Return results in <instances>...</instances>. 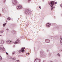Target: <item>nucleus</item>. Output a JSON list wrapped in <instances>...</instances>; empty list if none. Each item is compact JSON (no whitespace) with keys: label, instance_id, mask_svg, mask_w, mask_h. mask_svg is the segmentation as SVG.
Instances as JSON below:
<instances>
[{"label":"nucleus","instance_id":"nucleus-1","mask_svg":"<svg viewBox=\"0 0 62 62\" xmlns=\"http://www.w3.org/2000/svg\"><path fill=\"white\" fill-rule=\"evenodd\" d=\"M49 4L51 7V10H52L53 9V5L54 4V3L53 1H51L49 2Z\"/></svg>","mask_w":62,"mask_h":62},{"label":"nucleus","instance_id":"nucleus-2","mask_svg":"<svg viewBox=\"0 0 62 62\" xmlns=\"http://www.w3.org/2000/svg\"><path fill=\"white\" fill-rule=\"evenodd\" d=\"M24 13L26 15H29V13H30V11L29 9H26L24 10Z\"/></svg>","mask_w":62,"mask_h":62},{"label":"nucleus","instance_id":"nucleus-3","mask_svg":"<svg viewBox=\"0 0 62 62\" xmlns=\"http://www.w3.org/2000/svg\"><path fill=\"white\" fill-rule=\"evenodd\" d=\"M12 2L13 4L12 6H13L14 5H16L18 3V1L16 0H13Z\"/></svg>","mask_w":62,"mask_h":62},{"label":"nucleus","instance_id":"nucleus-4","mask_svg":"<svg viewBox=\"0 0 62 62\" xmlns=\"http://www.w3.org/2000/svg\"><path fill=\"white\" fill-rule=\"evenodd\" d=\"M25 49V47H22V48L21 50H19L18 51V52L21 53V52L22 53H23L24 52V49Z\"/></svg>","mask_w":62,"mask_h":62},{"label":"nucleus","instance_id":"nucleus-5","mask_svg":"<svg viewBox=\"0 0 62 62\" xmlns=\"http://www.w3.org/2000/svg\"><path fill=\"white\" fill-rule=\"evenodd\" d=\"M3 50V51H5V48H4L3 46H0V51Z\"/></svg>","mask_w":62,"mask_h":62},{"label":"nucleus","instance_id":"nucleus-6","mask_svg":"<svg viewBox=\"0 0 62 62\" xmlns=\"http://www.w3.org/2000/svg\"><path fill=\"white\" fill-rule=\"evenodd\" d=\"M6 42L9 44H10L12 43V42L10 40H7L6 41Z\"/></svg>","mask_w":62,"mask_h":62},{"label":"nucleus","instance_id":"nucleus-7","mask_svg":"<svg viewBox=\"0 0 62 62\" xmlns=\"http://www.w3.org/2000/svg\"><path fill=\"white\" fill-rule=\"evenodd\" d=\"M40 60L39 59H36L34 61V62H40Z\"/></svg>","mask_w":62,"mask_h":62},{"label":"nucleus","instance_id":"nucleus-8","mask_svg":"<svg viewBox=\"0 0 62 62\" xmlns=\"http://www.w3.org/2000/svg\"><path fill=\"white\" fill-rule=\"evenodd\" d=\"M20 41V39H17L16 41L14 42V43H15V44H17V43H18V42H19Z\"/></svg>","mask_w":62,"mask_h":62},{"label":"nucleus","instance_id":"nucleus-9","mask_svg":"<svg viewBox=\"0 0 62 62\" xmlns=\"http://www.w3.org/2000/svg\"><path fill=\"white\" fill-rule=\"evenodd\" d=\"M41 55H42V56H43V57L44 58L46 56V54H44V53H42V54H41Z\"/></svg>","mask_w":62,"mask_h":62},{"label":"nucleus","instance_id":"nucleus-10","mask_svg":"<svg viewBox=\"0 0 62 62\" xmlns=\"http://www.w3.org/2000/svg\"><path fill=\"white\" fill-rule=\"evenodd\" d=\"M17 9H21L23 8V7L22 6L19 5L17 7Z\"/></svg>","mask_w":62,"mask_h":62},{"label":"nucleus","instance_id":"nucleus-11","mask_svg":"<svg viewBox=\"0 0 62 62\" xmlns=\"http://www.w3.org/2000/svg\"><path fill=\"white\" fill-rule=\"evenodd\" d=\"M46 26L47 27H49L51 26V23H48L47 24Z\"/></svg>","mask_w":62,"mask_h":62},{"label":"nucleus","instance_id":"nucleus-12","mask_svg":"<svg viewBox=\"0 0 62 62\" xmlns=\"http://www.w3.org/2000/svg\"><path fill=\"white\" fill-rule=\"evenodd\" d=\"M5 43V41L4 40H2L1 41V44H4Z\"/></svg>","mask_w":62,"mask_h":62},{"label":"nucleus","instance_id":"nucleus-13","mask_svg":"<svg viewBox=\"0 0 62 62\" xmlns=\"http://www.w3.org/2000/svg\"><path fill=\"white\" fill-rule=\"evenodd\" d=\"M46 42L48 43H49V42H50V41L49 39H46Z\"/></svg>","mask_w":62,"mask_h":62},{"label":"nucleus","instance_id":"nucleus-14","mask_svg":"<svg viewBox=\"0 0 62 62\" xmlns=\"http://www.w3.org/2000/svg\"><path fill=\"white\" fill-rule=\"evenodd\" d=\"M60 43L61 45H62V38L61 37L60 39Z\"/></svg>","mask_w":62,"mask_h":62},{"label":"nucleus","instance_id":"nucleus-15","mask_svg":"<svg viewBox=\"0 0 62 62\" xmlns=\"http://www.w3.org/2000/svg\"><path fill=\"white\" fill-rule=\"evenodd\" d=\"M16 33V32L15 31H12V34H15V33Z\"/></svg>","mask_w":62,"mask_h":62},{"label":"nucleus","instance_id":"nucleus-16","mask_svg":"<svg viewBox=\"0 0 62 62\" xmlns=\"http://www.w3.org/2000/svg\"><path fill=\"white\" fill-rule=\"evenodd\" d=\"M8 57L9 59H11L12 58L9 56H8Z\"/></svg>","mask_w":62,"mask_h":62},{"label":"nucleus","instance_id":"nucleus-17","mask_svg":"<svg viewBox=\"0 0 62 62\" xmlns=\"http://www.w3.org/2000/svg\"><path fill=\"white\" fill-rule=\"evenodd\" d=\"M2 59V57H1V56H0V60H1Z\"/></svg>","mask_w":62,"mask_h":62},{"label":"nucleus","instance_id":"nucleus-18","mask_svg":"<svg viewBox=\"0 0 62 62\" xmlns=\"http://www.w3.org/2000/svg\"><path fill=\"white\" fill-rule=\"evenodd\" d=\"M58 56H60V54L58 53L57 54Z\"/></svg>","mask_w":62,"mask_h":62},{"label":"nucleus","instance_id":"nucleus-19","mask_svg":"<svg viewBox=\"0 0 62 62\" xmlns=\"http://www.w3.org/2000/svg\"><path fill=\"white\" fill-rule=\"evenodd\" d=\"M3 32H4V31H0L1 33H3Z\"/></svg>","mask_w":62,"mask_h":62},{"label":"nucleus","instance_id":"nucleus-20","mask_svg":"<svg viewBox=\"0 0 62 62\" xmlns=\"http://www.w3.org/2000/svg\"><path fill=\"white\" fill-rule=\"evenodd\" d=\"M15 53V52L14 51L12 52V54H14Z\"/></svg>","mask_w":62,"mask_h":62},{"label":"nucleus","instance_id":"nucleus-21","mask_svg":"<svg viewBox=\"0 0 62 62\" xmlns=\"http://www.w3.org/2000/svg\"><path fill=\"white\" fill-rule=\"evenodd\" d=\"M7 19L8 20H9L10 19V17L8 18H7Z\"/></svg>","mask_w":62,"mask_h":62},{"label":"nucleus","instance_id":"nucleus-22","mask_svg":"<svg viewBox=\"0 0 62 62\" xmlns=\"http://www.w3.org/2000/svg\"><path fill=\"white\" fill-rule=\"evenodd\" d=\"M6 24H5V23L3 25V26L4 27L5 26V25H6Z\"/></svg>","mask_w":62,"mask_h":62},{"label":"nucleus","instance_id":"nucleus-23","mask_svg":"<svg viewBox=\"0 0 62 62\" xmlns=\"http://www.w3.org/2000/svg\"><path fill=\"white\" fill-rule=\"evenodd\" d=\"M31 0H28V2H30Z\"/></svg>","mask_w":62,"mask_h":62},{"label":"nucleus","instance_id":"nucleus-24","mask_svg":"<svg viewBox=\"0 0 62 62\" xmlns=\"http://www.w3.org/2000/svg\"><path fill=\"white\" fill-rule=\"evenodd\" d=\"M3 2L5 3V2H6V0H3Z\"/></svg>","mask_w":62,"mask_h":62},{"label":"nucleus","instance_id":"nucleus-25","mask_svg":"<svg viewBox=\"0 0 62 62\" xmlns=\"http://www.w3.org/2000/svg\"><path fill=\"white\" fill-rule=\"evenodd\" d=\"M6 30L7 31H8V30H9V29H8V28H7L6 29Z\"/></svg>","mask_w":62,"mask_h":62},{"label":"nucleus","instance_id":"nucleus-26","mask_svg":"<svg viewBox=\"0 0 62 62\" xmlns=\"http://www.w3.org/2000/svg\"><path fill=\"white\" fill-rule=\"evenodd\" d=\"M16 62H19V60L16 61Z\"/></svg>","mask_w":62,"mask_h":62},{"label":"nucleus","instance_id":"nucleus-27","mask_svg":"<svg viewBox=\"0 0 62 62\" xmlns=\"http://www.w3.org/2000/svg\"><path fill=\"white\" fill-rule=\"evenodd\" d=\"M39 8L40 9H41V7L39 6Z\"/></svg>","mask_w":62,"mask_h":62},{"label":"nucleus","instance_id":"nucleus-28","mask_svg":"<svg viewBox=\"0 0 62 62\" xmlns=\"http://www.w3.org/2000/svg\"><path fill=\"white\" fill-rule=\"evenodd\" d=\"M26 54H27V55H29V53H28L27 54V53Z\"/></svg>","mask_w":62,"mask_h":62},{"label":"nucleus","instance_id":"nucleus-29","mask_svg":"<svg viewBox=\"0 0 62 62\" xmlns=\"http://www.w3.org/2000/svg\"><path fill=\"white\" fill-rule=\"evenodd\" d=\"M6 54H7V55H8V53L7 52H6Z\"/></svg>","mask_w":62,"mask_h":62},{"label":"nucleus","instance_id":"nucleus-30","mask_svg":"<svg viewBox=\"0 0 62 62\" xmlns=\"http://www.w3.org/2000/svg\"><path fill=\"white\" fill-rule=\"evenodd\" d=\"M60 6L61 7H62V4L60 5Z\"/></svg>","mask_w":62,"mask_h":62},{"label":"nucleus","instance_id":"nucleus-31","mask_svg":"<svg viewBox=\"0 0 62 62\" xmlns=\"http://www.w3.org/2000/svg\"><path fill=\"white\" fill-rule=\"evenodd\" d=\"M53 8L54 9L55 8V7H53Z\"/></svg>","mask_w":62,"mask_h":62},{"label":"nucleus","instance_id":"nucleus-32","mask_svg":"<svg viewBox=\"0 0 62 62\" xmlns=\"http://www.w3.org/2000/svg\"><path fill=\"white\" fill-rule=\"evenodd\" d=\"M2 11L3 12H5L3 10H2Z\"/></svg>","mask_w":62,"mask_h":62},{"label":"nucleus","instance_id":"nucleus-33","mask_svg":"<svg viewBox=\"0 0 62 62\" xmlns=\"http://www.w3.org/2000/svg\"><path fill=\"white\" fill-rule=\"evenodd\" d=\"M55 4H57V2H55Z\"/></svg>","mask_w":62,"mask_h":62},{"label":"nucleus","instance_id":"nucleus-34","mask_svg":"<svg viewBox=\"0 0 62 62\" xmlns=\"http://www.w3.org/2000/svg\"><path fill=\"white\" fill-rule=\"evenodd\" d=\"M7 22H8V21L7 20H6V22L7 23Z\"/></svg>","mask_w":62,"mask_h":62},{"label":"nucleus","instance_id":"nucleus-35","mask_svg":"<svg viewBox=\"0 0 62 62\" xmlns=\"http://www.w3.org/2000/svg\"><path fill=\"white\" fill-rule=\"evenodd\" d=\"M47 52H48L49 51V50H47Z\"/></svg>","mask_w":62,"mask_h":62},{"label":"nucleus","instance_id":"nucleus-36","mask_svg":"<svg viewBox=\"0 0 62 62\" xmlns=\"http://www.w3.org/2000/svg\"><path fill=\"white\" fill-rule=\"evenodd\" d=\"M1 16V14H0V16Z\"/></svg>","mask_w":62,"mask_h":62},{"label":"nucleus","instance_id":"nucleus-37","mask_svg":"<svg viewBox=\"0 0 62 62\" xmlns=\"http://www.w3.org/2000/svg\"><path fill=\"white\" fill-rule=\"evenodd\" d=\"M5 24H7V23H5Z\"/></svg>","mask_w":62,"mask_h":62},{"label":"nucleus","instance_id":"nucleus-38","mask_svg":"<svg viewBox=\"0 0 62 62\" xmlns=\"http://www.w3.org/2000/svg\"><path fill=\"white\" fill-rule=\"evenodd\" d=\"M14 47H15V46H14Z\"/></svg>","mask_w":62,"mask_h":62},{"label":"nucleus","instance_id":"nucleus-39","mask_svg":"<svg viewBox=\"0 0 62 62\" xmlns=\"http://www.w3.org/2000/svg\"><path fill=\"white\" fill-rule=\"evenodd\" d=\"M1 36V35H0V36Z\"/></svg>","mask_w":62,"mask_h":62}]
</instances>
